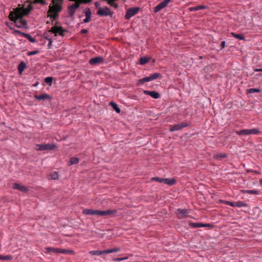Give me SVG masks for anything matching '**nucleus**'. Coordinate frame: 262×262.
<instances>
[{
    "label": "nucleus",
    "mask_w": 262,
    "mask_h": 262,
    "mask_svg": "<svg viewBox=\"0 0 262 262\" xmlns=\"http://www.w3.org/2000/svg\"><path fill=\"white\" fill-rule=\"evenodd\" d=\"M32 9L33 7L30 5L27 8L23 7L16 8L10 12L9 18L15 23L17 27L26 28L27 21L23 19V17L28 15Z\"/></svg>",
    "instance_id": "f257e3e1"
},
{
    "label": "nucleus",
    "mask_w": 262,
    "mask_h": 262,
    "mask_svg": "<svg viewBox=\"0 0 262 262\" xmlns=\"http://www.w3.org/2000/svg\"><path fill=\"white\" fill-rule=\"evenodd\" d=\"M64 0H52L49 6L48 14L52 20H56L59 17V13L62 9V4Z\"/></svg>",
    "instance_id": "f03ea898"
},
{
    "label": "nucleus",
    "mask_w": 262,
    "mask_h": 262,
    "mask_svg": "<svg viewBox=\"0 0 262 262\" xmlns=\"http://www.w3.org/2000/svg\"><path fill=\"white\" fill-rule=\"evenodd\" d=\"M117 212L116 210H99L91 209H85L82 213L85 215H98L100 216H113Z\"/></svg>",
    "instance_id": "7ed1b4c3"
},
{
    "label": "nucleus",
    "mask_w": 262,
    "mask_h": 262,
    "mask_svg": "<svg viewBox=\"0 0 262 262\" xmlns=\"http://www.w3.org/2000/svg\"><path fill=\"white\" fill-rule=\"evenodd\" d=\"M92 0H76L75 3L72 5L68 6V15L70 17H73L76 10L79 7L80 5L82 3L86 4L90 3Z\"/></svg>",
    "instance_id": "20e7f679"
},
{
    "label": "nucleus",
    "mask_w": 262,
    "mask_h": 262,
    "mask_svg": "<svg viewBox=\"0 0 262 262\" xmlns=\"http://www.w3.org/2000/svg\"><path fill=\"white\" fill-rule=\"evenodd\" d=\"M56 148V146L54 144H36L35 146V149L37 150H53Z\"/></svg>",
    "instance_id": "39448f33"
},
{
    "label": "nucleus",
    "mask_w": 262,
    "mask_h": 262,
    "mask_svg": "<svg viewBox=\"0 0 262 262\" xmlns=\"http://www.w3.org/2000/svg\"><path fill=\"white\" fill-rule=\"evenodd\" d=\"M259 133V130L257 128L246 129L236 131V133L238 135H258Z\"/></svg>",
    "instance_id": "423d86ee"
},
{
    "label": "nucleus",
    "mask_w": 262,
    "mask_h": 262,
    "mask_svg": "<svg viewBox=\"0 0 262 262\" xmlns=\"http://www.w3.org/2000/svg\"><path fill=\"white\" fill-rule=\"evenodd\" d=\"M151 181H155L159 183H163L169 185H173L176 183V180L174 179H169L168 178L163 179L159 177H152Z\"/></svg>",
    "instance_id": "0eeeda50"
},
{
    "label": "nucleus",
    "mask_w": 262,
    "mask_h": 262,
    "mask_svg": "<svg viewBox=\"0 0 262 262\" xmlns=\"http://www.w3.org/2000/svg\"><path fill=\"white\" fill-rule=\"evenodd\" d=\"M160 74L156 73L150 75L148 77H144L139 80V84H142L145 82H149L158 78L160 77Z\"/></svg>",
    "instance_id": "6e6552de"
},
{
    "label": "nucleus",
    "mask_w": 262,
    "mask_h": 262,
    "mask_svg": "<svg viewBox=\"0 0 262 262\" xmlns=\"http://www.w3.org/2000/svg\"><path fill=\"white\" fill-rule=\"evenodd\" d=\"M139 11L138 7H134L128 9L125 14V19H129L130 18L136 15Z\"/></svg>",
    "instance_id": "1a4fd4ad"
},
{
    "label": "nucleus",
    "mask_w": 262,
    "mask_h": 262,
    "mask_svg": "<svg viewBox=\"0 0 262 262\" xmlns=\"http://www.w3.org/2000/svg\"><path fill=\"white\" fill-rule=\"evenodd\" d=\"M50 31L54 33L55 36H57L58 34L63 36L64 33L67 31L64 30L61 27L55 26L53 27Z\"/></svg>",
    "instance_id": "9d476101"
},
{
    "label": "nucleus",
    "mask_w": 262,
    "mask_h": 262,
    "mask_svg": "<svg viewBox=\"0 0 262 262\" xmlns=\"http://www.w3.org/2000/svg\"><path fill=\"white\" fill-rule=\"evenodd\" d=\"M97 15L101 16H106L108 15H112V13L110 11V9L107 7H105L103 8H100L97 12Z\"/></svg>",
    "instance_id": "9b49d317"
},
{
    "label": "nucleus",
    "mask_w": 262,
    "mask_h": 262,
    "mask_svg": "<svg viewBox=\"0 0 262 262\" xmlns=\"http://www.w3.org/2000/svg\"><path fill=\"white\" fill-rule=\"evenodd\" d=\"M188 126V124L186 122H182L181 123L173 125L170 126L169 128L170 132H174L177 130H179L183 128L187 127Z\"/></svg>",
    "instance_id": "f8f14e48"
},
{
    "label": "nucleus",
    "mask_w": 262,
    "mask_h": 262,
    "mask_svg": "<svg viewBox=\"0 0 262 262\" xmlns=\"http://www.w3.org/2000/svg\"><path fill=\"white\" fill-rule=\"evenodd\" d=\"M189 212L187 209H178L176 214L179 219H183L187 217Z\"/></svg>",
    "instance_id": "ddd939ff"
},
{
    "label": "nucleus",
    "mask_w": 262,
    "mask_h": 262,
    "mask_svg": "<svg viewBox=\"0 0 262 262\" xmlns=\"http://www.w3.org/2000/svg\"><path fill=\"white\" fill-rule=\"evenodd\" d=\"M103 58L100 56L95 57L92 58H91L89 60V63L91 64H97L98 63H100L103 62Z\"/></svg>",
    "instance_id": "4468645a"
},
{
    "label": "nucleus",
    "mask_w": 262,
    "mask_h": 262,
    "mask_svg": "<svg viewBox=\"0 0 262 262\" xmlns=\"http://www.w3.org/2000/svg\"><path fill=\"white\" fill-rule=\"evenodd\" d=\"M190 226L193 228H200V227H210L212 228L213 225L209 224H203L201 223H191L190 224Z\"/></svg>",
    "instance_id": "2eb2a0df"
},
{
    "label": "nucleus",
    "mask_w": 262,
    "mask_h": 262,
    "mask_svg": "<svg viewBox=\"0 0 262 262\" xmlns=\"http://www.w3.org/2000/svg\"><path fill=\"white\" fill-rule=\"evenodd\" d=\"M143 93L144 94L149 95L152 98H155V99H158L160 97V94L158 92H157L156 91H149L145 90L143 91Z\"/></svg>",
    "instance_id": "dca6fc26"
},
{
    "label": "nucleus",
    "mask_w": 262,
    "mask_h": 262,
    "mask_svg": "<svg viewBox=\"0 0 262 262\" xmlns=\"http://www.w3.org/2000/svg\"><path fill=\"white\" fill-rule=\"evenodd\" d=\"M34 98L38 100H44L46 99H51V97L50 95L47 94H42L41 95H35Z\"/></svg>",
    "instance_id": "f3484780"
},
{
    "label": "nucleus",
    "mask_w": 262,
    "mask_h": 262,
    "mask_svg": "<svg viewBox=\"0 0 262 262\" xmlns=\"http://www.w3.org/2000/svg\"><path fill=\"white\" fill-rule=\"evenodd\" d=\"M27 2L29 3V5L27 7H28L30 5L32 6V4H40L42 5H47L46 0H28Z\"/></svg>",
    "instance_id": "a211bd4d"
},
{
    "label": "nucleus",
    "mask_w": 262,
    "mask_h": 262,
    "mask_svg": "<svg viewBox=\"0 0 262 262\" xmlns=\"http://www.w3.org/2000/svg\"><path fill=\"white\" fill-rule=\"evenodd\" d=\"M13 187V188L19 190L22 192H27L28 190V188L27 187L17 183H14Z\"/></svg>",
    "instance_id": "6ab92c4d"
},
{
    "label": "nucleus",
    "mask_w": 262,
    "mask_h": 262,
    "mask_svg": "<svg viewBox=\"0 0 262 262\" xmlns=\"http://www.w3.org/2000/svg\"><path fill=\"white\" fill-rule=\"evenodd\" d=\"M206 7L203 5H199L195 7H191L189 8V10L190 11H199L201 9H205Z\"/></svg>",
    "instance_id": "aec40b11"
},
{
    "label": "nucleus",
    "mask_w": 262,
    "mask_h": 262,
    "mask_svg": "<svg viewBox=\"0 0 262 262\" xmlns=\"http://www.w3.org/2000/svg\"><path fill=\"white\" fill-rule=\"evenodd\" d=\"M227 157V155L225 153L216 154L213 155V158L215 159L222 160Z\"/></svg>",
    "instance_id": "412c9836"
},
{
    "label": "nucleus",
    "mask_w": 262,
    "mask_h": 262,
    "mask_svg": "<svg viewBox=\"0 0 262 262\" xmlns=\"http://www.w3.org/2000/svg\"><path fill=\"white\" fill-rule=\"evenodd\" d=\"M59 253H62L63 254H73L74 252L71 250L59 248Z\"/></svg>",
    "instance_id": "4be33fe9"
},
{
    "label": "nucleus",
    "mask_w": 262,
    "mask_h": 262,
    "mask_svg": "<svg viewBox=\"0 0 262 262\" xmlns=\"http://www.w3.org/2000/svg\"><path fill=\"white\" fill-rule=\"evenodd\" d=\"M166 6L163 3V2L159 3L155 8L154 11L155 12H158L160 10L165 8Z\"/></svg>",
    "instance_id": "5701e85b"
},
{
    "label": "nucleus",
    "mask_w": 262,
    "mask_h": 262,
    "mask_svg": "<svg viewBox=\"0 0 262 262\" xmlns=\"http://www.w3.org/2000/svg\"><path fill=\"white\" fill-rule=\"evenodd\" d=\"M46 251L48 253H59V248H54L51 247H47L45 248Z\"/></svg>",
    "instance_id": "b1692460"
},
{
    "label": "nucleus",
    "mask_w": 262,
    "mask_h": 262,
    "mask_svg": "<svg viewBox=\"0 0 262 262\" xmlns=\"http://www.w3.org/2000/svg\"><path fill=\"white\" fill-rule=\"evenodd\" d=\"M79 159L77 157H72L70 159V161L68 162V165L71 166L73 164H76L78 163Z\"/></svg>",
    "instance_id": "393cba45"
},
{
    "label": "nucleus",
    "mask_w": 262,
    "mask_h": 262,
    "mask_svg": "<svg viewBox=\"0 0 262 262\" xmlns=\"http://www.w3.org/2000/svg\"><path fill=\"white\" fill-rule=\"evenodd\" d=\"M110 105L113 107V108L118 113H120L121 110L118 107V105L114 102H111L110 103Z\"/></svg>",
    "instance_id": "a878e982"
},
{
    "label": "nucleus",
    "mask_w": 262,
    "mask_h": 262,
    "mask_svg": "<svg viewBox=\"0 0 262 262\" xmlns=\"http://www.w3.org/2000/svg\"><path fill=\"white\" fill-rule=\"evenodd\" d=\"M26 66L24 62H21L18 66V70L19 73H21L23 72V71L25 70L26 68Z\"/></svg>",
    "instance_id": "bb28decb"
},
{
    "label": "nucleus",
    "mask_w": 262,
    "mask_h": 262,
    "mask_svg": "<svg viewBox=\"0 0 262 262\" xmlns=\"http://www.w3.org/2000/svg\"><path fill=\"white\" fill-rule=\"evenodd\" d=\"M231 34L232 35V36H233L234 37H235L238 39L244 40L245 39L244 36L242 34H236L233 32H232L231 33Z\"/></svg>",
    "instance_id": "cd10ccee"
},
{
    "label": "nucleus",
    "mask_w": 262,
    "mask_h": 262,
    "mask_svg": "<svg viewBox=\"0 0 262 262\" xmlns=\"http://www.w3.org/2000/svg\"><path fill=\"white\" fill-rule=\"evenodd\" d=\"M149 60V58L145 57H141L140 59V64L141 65L147 63Z\"/></svg>",
    "instance_id": "c85d7f7f"
},
{
    "label": "nucleus",
    "mask_w": 262,
    "mask_h": 262,
    "mask_svg": "<svg viewBox=\"0 0 262 262\" xmlns=\"http://www.w3.org/2000/svg\"><path fill=\"white\" fill-rule=\"evenodd\" d=\"M12 259V256L11 255H0V260H11Z\"/></svg>",
    "instance_id": "c756f323"
},
{
    "label": "nucleus",
    "mask_w": 262,
    "mask_h": 262,
    "mask_svg": "<svg viewBox=\"0 0 262 262\" xmlns=\"http://www.w3.org/2000/svg\"><path fill=\"white\" fill-rule=\"evenodd\" d=\"M24 36L27 38L31 42H35L36 39L28 34H24Z\"/></svg>",
    "instance_id": "7c9ffc66"
},
{
    "label": "nucleus",
    "mask_w": 262,
    "mask_h": 262,
    "mask_svg": "<svg viewBox=\"0 0 262 262\" xmlns=\"http://www.w3.org/2000/svg\"><path fill=\"white\" fill-rule=\"evenodd\" d=\"M52 81L53 78L52 77H47L45 79V82L50 86L52 85Z\"/></svg>",
    "instance_id": "2f4dec72"
},
{
    "label": "nucleus",
    "mask_w": 262,
    "mask_h": 262,
    "mask_svg": "<svg viewBox=\"0 0 262 262\" xmlns=\"http://www.w3.org/2000/svg\"><path fill=\"white\" fill-rule=\"evenodd\" d=\"M247 204H245L243 201H237L235 202V207H246Z\"/></svg>",
    "instance_id": "473e14b6"
},
{
    "label": "nucleus",
    "mask_w": 262,
    "mask_h": 262,
    "mask_svg": "<svg viewBox=\"0 0 262 262\" xmlns=\"http://www.w3.org/2000/svg\"><path fill=\"white\" fill-rule=\"evenodd\" d=\"M117 0H108L107 3L111 6L115 7V8H117L118 6L117 4L115 3V1Z\"/></svg>",
    "instance_id": "72a5a7b5"
},
{
    "label": "nucleus",
    "mask_w": 262,
    "mask_h": 262,
    "mask_svg": "<svg viewBox=\"0 0 262 262\" xmlns=\"http://www.w3.org/2000/svg\"><path fill=\"white\" fill-rule=\"evenodd\" d=\"M51 179L52 180H57L58 179V174L57 172H53L50 174Z\"/></svg>",
    "instance_id": "f704fd0d"
},
{
    "label": "nucleus",
    "mask_w": 262,
    "mask_h": 262,
    "mask_svg": "<svg viewBox=\"0 0 262 262\" xmlns=\"http://www.w3.org/2000/svg\"><path fill=\"white\" fill-rule=\"evenodd\" d=\"M90 253L92 255H99L101 254H103L102 251L101 250H95V251H91Z\"/></svg>",
    "instance_id": "c9c22d12"
},
{
    "label": "nucleus",
    "mask_w": 262,
    "mask_h": 262,
    "mask_svg": "<svg viewBox=\"0 0 262 262\" xmlns=\"http://www.w3.org/2000/svg\"><path fill=\"white\" fill-rule=\"evenodd\" d=\"M245 193H247L250 194H258V191L255 190H244Z\"/></svg>",
    "instance_id": "e433bc0d"
},
{
    "label": "nucleus",
    "mask_w": 262,
    "mask_h": 262,
    "mask_svg": "<svg viewBox=\"0 0 262 262\" xmlns=\"http://www.w3.org/2000/svg\"><path fill=\"white\" fill-rule=\"evenodd\" d=\"M247 92L248 93H253L255 92L259 93V92H260V90L258 89L252 88V89H249L247 90Z\"/></svg>",
    "instance_id": "4c0bfd02"
},
{
    "label": "nucleus",
    "mask_w": 262,
    "mask_h": 262,
    "mask_svg": "<svg viewBox=\"0 0 262 262\" xmlns=\"http://www.w3.org/2000/svg\"><path fill=\"white\" fill-rule=\"evenodd\" d=\"M84 13H85V17H89V18H91L92 13H91V10H90V9L89 8H88L84 11Z\"/></svg>",
    "instance_id": "58836bf2"
},
{
    "label": "nucleus",
    "mask_w": 262,
    "mask_h": 262,
    "mask_svg": "<svg viewBox=\"0 0 262 262\" xmlns=\"http://www.w3.org/2000/svg\"><path fill=\"white\" fill-rule=\"evenodd\" d=\"M102 253H103V254H109V253H113V250L112 249H107L105 250H103Z\"/></svg>",
    "instance_id": "ea45409f"
},
{
    "label": "nucleus",
    "mask_w": 262,
    "mask_h": 262,
    "mask_svg": "<svg viewBox=\"0 0 262 262\" xmlns=\"http://www.w3.org/2000/svg\"><path fill=\"white\" fill-rule=\"evenodd\" d=\"M38 53H39V51L38 50L28 52V55H30V56L34 55L35 54H37Z\"/></svg>",
    "instance_id": "a19ab883"
},
{
    "label": "nucleus",
    "mask_w": 262,
    "mask_h": 262,
    "mask_svg": "<svg viewBox=\"0 0 262 262\" xmlns=\"http://www.w3.org/2000/svg\"><path fill=\"white\" fill-rule=\"evenodd\" d=\"M226 204L228 205L231 207H235V202H232L227 201L226 202Z\"/></svg>",
    "instance_id": "79ce46f5"
},
{
    "label": "nucleus",
    "mask_w": 262,
    "mask_h": 262,
    "mask_svg": "<svg viewBox=\"0 0 262 262\" xmlns=\"http://www.w3.org/2000/svg\"><path fill=\"white\" fill-rule=\"evenodd\" d=\"M128 258L127 257H121V258H115L113 260L114 261H122L125 259H127Z\"/></svg>",
    "instance_id": "37998d69"
},
{
    "label": "nucleus",
    "mask_w": 262,
    "mask_h": 262,
    "mask_svg": "<svg viewBox=\"0 0 262 262\" xmlns=\"http://www.w3.org/2000/svg\"><path fill=\"white\" fill-rule=\"evenodd\" d=\"M113 250V252H118L120 251L121 249L119 247H115V248L112 249Z\"/></svg>",
    "instance_id": "c03bdc74"
},
{
    "label": "nucleus",
    "mask_w": 262,
    "mask_h": 262,
    "mask_svg": "<svg viewBox=\"0 0 262 262\" xmlns=\"http://www.w3.org/2000/svg\"><path fill=\"white\" fill-rule=\"evenodd\" d=\"M48 40L49 41V44L48 45V48L49 49H50L51 47V45H52V39L51 38H48Z\"/></svg>",
    "instance_id": "a18cd8bd"
},
{
    "label": "nucleus",
    "mask_w": 262,
    "mask_h": 262,
    "mask_svg": "<svg viewBox=\"0 0 262 262\" xmlns=\"http://www.w3.org/2000/svg\"><path fill=\"white\" fill-rule=\"evenodd\" d=\"M90 19H91L90 18L86 17L85 18L83 19V23H88L90 21Z\"/></svg>",
    "instance_id": "49530a36"
},
{
    "label": "nucleus",
    "mask_w": 262,
    "mask_h": 262,
    "mask_svg": "<svg viewBox=\"0 0 262 262\" xmlns=\"http://www.w3.org/2000/svg\"><path fill=\"white\" fill-rule=\"evenodd\" d=\"M225 41H222V42L221 43V49H223L225 47Z\"/></svg>",
    "instance_id": "de8ad7c7"
},
{
    "label": "nucleus",
    "mask_w": 262,
    "mask_h": 262,
    "mask_svg": "<svg viewBox=\"0 0 262 262\" xmlns=\"http://www.w3.org/2000/svg\"><path fill=\"white\" fill-rule=\"evenodd\" d=\"M171 0H164V1H163V3L166 5L167 6L168 5V4L170 2Z\"/></svg>",
    "instance_id": "09e8293b"
},
{
    "label": "nucleus",
    "mask_w": 262,
    "mask_h": 262,
    "mask_svg": "<svg viewBox=\"0 0 262 262\" xmlns=\"http://www.w3.org/2000/svg\"><path fill=\"white\" fill-rule=\"evenodd\" d=\"M87 32H88V31L86 29H83L81 30V34H85V33H86Z\"/></svg>",
    "instance_id": "8fccbe9b"
},
{
    "label": "nucleus",
    "mask_w": 262,
    "mask_h": 262,
    "mask_svg": "<svg viewBox=\"0 0 262 262\" xmlns=\"http://www.w3.org/2000/svg\"><path fill=\"white\" fill-rule=\"evenodd\" d=\"M255 72H261L262 71V69H254Z\"/></svg>",
    "instance_id": "3c124183"
},
{
    "label": "nucleus",
    "mask_w": 262,
    "mask_h": 262,
    "mask_svg": "<svg viewBox=\"0 0 262 262\" xmlns=\"http://www.w3.org/2000/svg\"><path fill=\"white\" fill-rule=\"evenodd\" d=\"M260 184L262 186V179L259 181Z\"/></svg>",
    "instance_id": "603ef678"
},
{
    "label": "nucleus",
    "mask_w": 262,
    "mask_h": 262,
    "mask_svg": "<svg viewBox=\"0 0 262 262\" xmlns=\"http://www.w3.org/2000/svg\"><path fill=\"white\" fill-rule=\"evenodd\" d=\"M98 5H99L98 3H97V2H96V3H95V6H96V7H97Z\"/></svg>",
    "instance_id": "864d4df0"
}]
</instances>
